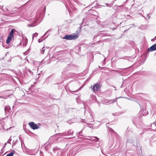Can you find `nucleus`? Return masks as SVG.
Instances as JSON below:
<instances>
[{
  "instance_id": "obj_1",
  "label": "nucleus",
  "mask_w": 156,
  "mask_h": 156,
  "mask_svg": "<svg viewBox=\"0 0 156 156\" xmlns=\"http://www.w3.org/2000/svg\"><path fill=\"white\" fill-rule=\"evenodd\" d=\"M78 37V36L76 34H66L65 35L62 39H66L67 40H74L76 39Z\"/></svg>"
},
{
  "instance_id": "obj_2",
  "label": "nucleus",
  "mask_w": 156,
  "mask_h": 156,
  "mask_svg": "<svg viewBox=\"0 0 156 156\" xmlns=\"http://www.w3.org/2000/svg\"><path fill=\"white\" fill-rule=\"evenodd\" d=\"M30 127L33 129L34 130L39 128V127L34 122H31L28 123Z\"/></svg>"
},
{
  "instance_id": "obj_3",
  "label": "nucleus",
  "mask_w": 156,
  "mask_h": 156,
  "mask_svg": "<svg viewBox=\"0 0 156 156\" xmlns=\"http://www.w3.org/2000/svg\"><path fill=\"white\" fill-rule=\"evenodd\" d=\"M92 89L94 93H96L100 90V86L99 84L96 83L93 86Z\"/></svg>"
},
{
  "instance_id": "obj_4",
  "label": "nucleus",
  "mask_w": 156,
  "mask_h": 156,
  "mask_svg": "<svg viewBox=\"0 0 156 156\" xmlns=\"http://www.w3.org/2000/svg\"><path fill=\"white\" fill-rule=\"evenodd\" d=\"M51 29H49L47 30L44 34V35L43 36L40 38L38 39V42L39 43H40L43 40H44L46 38L48 37V36L49 34L46 37H44V36H45V35L50 31H51Z\"/></svg>"
},
{
  "instance_id": "obj_5",
  "label": "nucleus",
  "mask_w": 156,
  "mask_h": 156,
  "mask_svg": "<svg viewBox=\"0 0 156 156\" xmlns=\"http://www.w3.org/2000/svg\"><path fill=\"white\" fill-rule=\"evenodd\" d=\"M148 51H152L156 50V44H155L150 47L147 50Z\"/></svg>"
},
{
  "instance_id": "obj_6",
  "label": "nucleus",
  "mask_w": 156,
  "mask_h": 156,
  "mask_svg": "<svg viewBox=\"0 0 156 156\" xmlns=\"http://www.w3.org/2000/svg\"><path fill=\"white\" fill-rule=\"evenodd\" d=\"M10 109V108L9 105H6L5 106V111L6 113L8 112Z\"/></svg>"
},
{
  "instance_id": "obj_7",
  "label": "nucleus",
  "mask_w": 156,
  "mask_h": 156,
  "mask_svg": "<svg viewBox=\"0 0 156 156\" xmlns=\"http://www.w3.org/2000/svg\"><path fill=\"white\" fill-rule=\"evenodd\" d=\"M12 37L10 36L8 37L6 41V43L7 44H8L9 43Z\"/></svg>"
},
{
  "instance_id": "obj_8",
  "label": "nucleus",
  "mask_w": 156,
  "mask_h": 156,
  "mask_svg": "<svg viewBox=\"0 0 156 156\" xmlns=\"http://www.w3.org/2000/svg\"><path fill=\"white\" fill-rule=\"evenodd\" d=\"M14 30H15L13 29L11 30L10 32V34H9V36L12 37H14L13 33H14Z\"/></svg>"
},
{
  "instance_id": "obj_9",
  "label": "nucleus",
  "mask_w": 156,
  "mask_h": 156,
  "mask_svg": "<svg viewBox=\"0 0 156 156\" xmlns=\"http://www.w3.org/2000/svg\"><path fill=\"white\" fill-rule=\"evenodd\" d=\"M14 154V151H12L9 154H7L6 156H13Z\"/></svg>"
},
{
  "instance_id": "obj_10",
  "label": "nucleus",
  "mask_w": 156,
  "mask_h": 156,
  "mask_svg": "<svg viewBox=\"0 0 156 156\" xmlns=\"http://www.w3.org/2000/svg\"><path fill=\"white\" fill-rule=\"evenodd\" d=\"M45 51V47H44L42 48L41 50V52L42 53V54H43L44 53Z\"/></svg>"
},
{
  "instance_id": "obj_11",
  "label": "nucleus",
  "mask_w": 156,
  "mask_h": 156,
  "mask_svg": "<svg viewBox=\"0 0 156 156\" xmlns=\"http://www.w3.org/2000/svg\"><path fill=\"white\" fill-rule=\"evenodd\" d=\"M38 35V34L37 33H35L33 34L32 37L33 40L34 39V37H36Z\"/></svg>"
},
{
  "instance_id": "obj_12",
  "label": "nucleus",
  "mask_w": 156,
  "mask_h": 156,
  "mask_svg": "<svg viewBox=\"0 0 156 156\" xmlns=\"http://www.w3.org/2000/svg\"><path fill=\"white\" fill-rule=\"evenodd\" d=\"M36 25L34 24L33 23H31L30 24L28 25V26L29 27H33L34 26H35Z\"/></svg>"
},
{
  "instance_id": "obj_13",
  "label": "nucleus",
  "mask_w": 156,
  "mask_h": 156,
  "mask_svg": "<svg viewBox=\"0 0 156 156\" xmlns=\"http://www.w3.org/2000/svg\"><path fill=\"white\" fill-rule=\"evenodd\" d=\"M71 131L70 130H68V131L66 133V135H69L70 134V133H71Z\"/></svg>"
},
{
  "instance_id": "obj_14",
  "label": "nucleus",
  "mask_w": 156,
  "mask_h": 156,
  "mask_svg": "<svg viewBox=\"0 0 156 156\" xmlns=\"http://www.w3.org/2000/svg\"><path fill=\"white\" fill-rule=\"evenodd\" d=\"M150 16H149V14H147L146 16V17L145 18L146 19H148L150 18Z\"/></svg>"
},
{
  "instance_id": "obj_15",
  "label": "nucleus",
  "mask_w": 156,
  "mask_h": 156,
  "mask_svg": "<svg viewBox=\"0 0 156 156\" xmlns=\"http://www.w3.org/2000/svg\"><path fill=\"white\" fill-rule=\"evenodd\" d=\"M151 126H155V127H156V122H154L151 124Z\"/></svg>"
},
{
  "instance_id": "obj_16",
  "label": "nucleus",
  "mask_w": 156,
  "mask_h": 156,
  "mask_svg": "<svg viewBox=\"0 0 156 156\" xmlns=\"http://www.w3.org/2000/svg\"><path fill=\"white\" fill-rule=\"evenodd\" d=\"M11 137H10V138L9 139V140L8 141H7V143H9V144H10L11 143L10 142H11V141L12 140V139H11Z\"/></svg>"
},
{
  "instance_id": "obj_17",
  "label": "nucleus",
  "mask_w": 156,
  "mask_h": 156,
  "mask_svg": "<svg viewBox=\"0 0 156 156\" xmlns=\"http://www.w3.org/2000/svg\"><path fill=\"white\" fill-rule=\"evenodd\" d=\"M116 98L115 99H112V100H113V101H114V102H115L117 101V99L118 98Z\"/></svg>"
},
{
  "instance_id": "obj_18",
  "label": "nucleus",
  "mask_w": 156,
  "mask_h": 156,
  "mask_svg": "<svg viewBox=\"0 0 156 156\" xmlns=\"http://www.w3.org/2000/svg\"><path fill=\"white\" fill-rule=\"evenodd\" d=\"M94 138L96 139V140H95V142H98L99 140V139L96 136Z\"/></svg>"
},
{
  "instance_id": "obj_19",
  "label": "nucleus",
  "mask_w": 156,
  "mask_h": 156,
  "mask_svg": "<svg viewBox=\"0 0 156 156\" xmlns=\"http://www.w3.org/2000/svg\"><path fill=\"white\" fill-rule=\"evenodd\" d=\"M109 102L110 104L112 103H114V101L112 100H110L109 101Z\"/></svg>"
},
{
  "instance_id": "obj_20",
  "label": "nucleus",
  "mask_w": 156,
  "mask_h": 156,
  "mask_svg": "<svg viewBox=\"0 0 156 156\" xmlns=\"http://www.w3.org/2000/svg\"><path fill=\"white\" fill-rule=\"evenodd\" d=\"M87 137H88V138H86V140H90V139L92 138H91L89 136H88Z\"/></svg>"
},
{
  "instance_id": "obj_21",
  "label": "nucleus",
  "mask_w": 156,
  "mask_h": 156,
  "mask_svg": "<svg viewBox=\"0 0 156 156\" xmlns=\"http://www.w3.org/2000/svg\"><path fill=\"white\" fill-rule=\"evenodd\" d=\"M80 88L79 89L77 90H76L73 91H72L73 92H76L77 91H78L79 90H80Z\"/></svg>"
},
{
  "instance_id": "obj_22",
  "label": "nucleus",
  "mask_w": 156,
  "mask_h": 156,
  "mask_svg": "<svg viewBox=\"0 0 156 156\" xmlns=\"http://www.w3.org/2000/svg\"><path fill=\"white\" fill-rule=\"evenodd\" d=\"M109 100H105V101H106V102L105 103H109Z\"/></svg>"
},
{
  "instance_id": "obj_23",
  "label": "nucleus",
  "mask_w": 156,
  "mask_h": 156,
  "mask_svg": "<svg viewBox=\"0 0 156 156\" xmlns=\"http://www.w3.org/2000/svg\"><path fill=\"white\" fill-rule=\"evenodd\" d=\"M76 2L78 3V4L79 3V2L77 0H73Z\"/></svg>"
},
{
  "instance_id": "obj_24",
  "label": "nucleus",
  "mask_w": 156,
  "mask_h": 156,
  "mask_svg": "<svg viewBox=\"0 0 156 156\" xmlns=\"http://www.w3.org/2000/svg\"><path fill=\"white\" fill-rule=\"evenodd\" d=\"M0 98H5L3 96H0Z\"/></svg>"
},
{
  "instance_id": "obj_25",
  "label": "nucleus",
  "mask_w": 156,
  "mask_h": 156,
  "mask_svg": "<svg viewBox=\"0 0 156 156\" xmlns=\"http://www.w3.org/2000/svg\"><path fill=\"white\" fill-rule=\"evenodd\" d=\"M57 149V147H55V148H53V151H54L55 150H56Z\"/></svg>"
},
{
  "instance_id": "obj_26",
  "label": "nucleus",
  "mask_w": 156,
  "mask_h": 156,
  "mask_svg": "<svg viewBox=\"0 0 156 156\" xmlns=\"http://www.w3.org/2000/svg\"><path fill=\"white\" fill-rule=\"evenodd\" d=\"M71 121V120H69V122H68L70 124H71V123H72V122H70V121Z\"/></svg>"
},
{
  "instance_id": "obj_27",
  "label": "nucleus",
  "mask_w": 156,
  "mask_h": 156,
  "mask_svg": "<svg viewBox=\"0 0 156 156\" xmlns=\"http://www.w3.org/2000/svg\"><path fill=\"white\" fill-rule=\"evenodd\" d=\"M6 144H7V143H5L4 144V146H3V148H4V147H5V146H6Z\"/></svg>"
},
{
  "instance_id": "obj_28",
  "label": "nucleus",
  "mask_w": 156,
  "mask_h": 156,
  "mask_svg": "<svg viewBox=\"0 0 156 156\" xmlns=\"http://www.w3.org/2000/svg\"><path fill=\"white\" fill-rule=\"evenodd\" d=\"M154 38H153V39H152L151 40V41H154Z\"/></svg>"
},
{
  "instance_id": "obj_29",
  "label": "nucleus",
  "mask_w": 156,
  "mask_h": 156,
  "mask_svg": "<svg viewBox=\"0 0 156 156\" xmlns=\"http://www.w3.org/2000/svg\"><path fill=\"white\" fill-rule=\"evenodd\" d=\"M82 133V131H80V132H79V134H80V133Z\"/></svg>"
},
{
  "instance_id": "obj_30",
  "label": "nucleus",
  "mask_w": 156,
  "mask_h": 156,
  "mask_svg": "<svg viewBox=\"0 0 156 156\" xmlns=\"http://www.w3.org/2000/svg\"><path fill=\"white\" fill-rule=\"evenodd\" d=\"M155 38V40H156V36H155V38Z\"/></svg>"
},
{
  "instance_id": "obj_31",
  "label": "nucleus",
  "mask_w": 156,
  "mask_h": 156,
  "mask_svg": "<svg viewBox=\"0 0 156 156\" xmlns=\"http://www.w3.org/2000/svg\"><path fill=\"white\" fill-rule=\"evenodd\" d=\"M133 26H134V27L135 26V25H134V24H133Z\"/></svg>"
}]
</instances>
